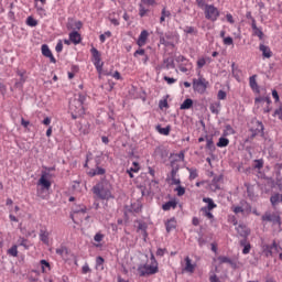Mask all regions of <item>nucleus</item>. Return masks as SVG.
<instances>
[{
	"label": "nucleus",
	"mask_w": 282,
	"mask_h": 282,
	"mask_svg": "<svg viewBox=\"0 0 282 282\" xmlns=\"http://www.w3.org/2000/svg\"><path fill=\"white\" fill-rule=\"evenodd\" d=\"M279 118V120L282 121V104L280 105V107L278 109L274 110L273 112V118Z\"/></svg>",
	"instance_id": "obj_51"
},
{
	"label": "nucleus",
	"mask_w": 282,
	"mask_h": 282,
	"mask_svg": "<svg viewBox=\"0 0 282 282\" xmlns=\"http://www.w3.org/2000/svg\"><path fill=\"white\" fill-rule=\"evenodd\" d=\"M41 52L45 56V58H50V63L56 65V57H54V54H52V50H50V46L47 44H43L41 46Z\"/></svg>",
	"instance_id": "obj_14"
},
{
	"label": "nucleus",
	"mask_w": 282,
	"mask_h": 282,
	"mask_svg": "<svg viewBox=\"0 0 282 282\" xmlns=\"http://www.w3.org/2000/svg\"><path fill=\"white\" fill-rule=\"evenodd\" d=\"M74 29V30H82L83 29V22L82 21H75L73 24L68 22L67 24V29L69 30Z\"/></svg>",
	"instance_id": "obj_48"
},
{
	"label": "nucleus",
	"mask_w": 282,
	"mask_h": 282,
	"mask_svg": "<svg viewBox=\"0 0 282 282\" xmlns=\"http://www.w3.org/2000/svg\"><path fill=\"white\" fill-rule=\"evenodd\" d=\"M91 192L93 195H95V197L97 199H100L101 202H109L110 199H116V195H113V185L107 178L98 182L91 188Z\"/></svg>",
	"instance_id": "obj_1"
},
{
	"label": "nucleus",
	"mask_w": 282,
	"mask_h": 282,
	"mask_svg": "<svg viewBox=\"0 0 282 282\" xmlns=\"http://www.w3.org/2000/svg\"><path fill=\"white\" fill-rule=\"evenodd\" d=\"M243 208V215H250V213H252V206L248 203H245Z\"/></svg>",
	"instance_id": "obj_56"
},
{
	"label": "nucleus",
	"mask_w": 282,
	"mask_h": 282,
	"mask_svg": "<svg viewBox=\"0 0 282 282\" xmlns=\"http://www.w3.org/2000/svg\"><path fill=\"white\" fill-rule=\"evenodd\" d=\"M159 107H160V109H169V100H166V99H161V100L159 101Z\"/></svg>",
	"instance_id": "obj_58"
},
{
	"label": "nucleus",
	"mask_w": 282,
	"mask_h": 282,
	"mask_svg": "<svg viewBox=\"0 0 282 282\" xmlns=\"http://www.w3.org/2000/svg\"><path fill=\"white\" fill-rule=\"evenodd\" d=\"M105 76H112V78H115L116 80H122V75H120V72L116 70L113 74H111L110 72H106L104 73Z\"/></svg>",
	"instance_id": "obj_50"
},
{
	"label": "nucleus",
	"mask_w": 282,
	"mask_h": 282,
	"mask_svg": "<svg viewBox=\"0 0 282 282\" xmlns=\"http://www.w3.org/2000/svg\"><path fill=\"white\" fill-rule=\"evenodd\" d=\"M51 235H52V232H50L47 230L46 226H42L40 228L39 237H40V241H42V243H44V246H50V237H51Z\"/></svg>",
	"instance_id": "obj_10"
},
{
	"label": "nucleus",
	"mask_w": 282,
	"mask_h": 282,
	"mask_svg": "<svg viewBox=\"0 0 282 282\" xmlns=\"http://www.w3.org/2000/svg\"><path fill=\"white\" fill-rule=\"evenodd\" d=\"M226 96H227V94L225 90H219L217 94L218 100H226Z\"/></svg>",
	"instance_id": "obj_64"
},
{
	"label": "nucleus",
	"mask_w": 282,
	"mask_h": 282,
	"mask_svg": "<svg viewBox=\"0 0 282 282\" xmlns=\"http://www.w3.org/2000/svg\"><path fill=\"white\" fill-rule=\"evenodd\" d=\"M184 34H189L191 36H197L199 34V31L195 26L186 25L183 29Z\"/></svg>",
	"instance_id": "obj_35"
},
{
	"label": "nucleus",
	"mask_w": 282,
	"mask_h": 282,
	"mask_svg": "<svg viewBox=\"0 0 282 282\" xmlns=\"http://www.w3.org/2000/svg\"><path fill=\"white\" fill-rule=\"evenodd\" d=\"M241 248L242 249V254H250V250L252 249V246L250 245V242L248 241V239H241L239 241Z\"/></svg>",
	"instance_id": "obj_26"
},
{
	"label": "nucleus",
	"mask_w": 282,
	"mask_h": 282,
	"mask_svg": "<svg viewBox=\"0 0 282 282\" xmlns=\"http://www.w3.org/2000/svg\"><path fill=\"white\" fill-rule=\"evenodd\" d=\"M251 128L249 129V131L251 132V135L249 137V140H252L256 135H259V133H261V135H263V131H264V127H263V122L259 121V120H252L251 121Z\"/></svg>",
	"instance_id": "obj_8"
},
{
	"label": "nucleus",
	"mask_w": 282,
	"mask_h": 282,
	"mask_svg": "<svg viewBox=\"0 0 282 282\" xmlns=\"http://www.w3.org/2000/svg\"><path fill=\"white\" fill-rule=\"evenodd\" d=\"M7 254L10 257H19V246L13 245L10 249H8Z\"/></svg>",
	"instance_id": "obj_46"
},
{
	"label": "nucleus",
	"mask_w": 282,
	"mask_h": 282,
	"mask_svg": "<svg viewBox=\"0 0 282 282\" xmlns=\"http://www.w3.org/2000/svg\"><path fill=\"white\" fill-rule=\"evenodd\" d=\"M228 144H230V140L228 138L220 137L218 139V142L216 143V147H218L219 149H224L228 147Z\"/></svg>",
	"instance_id": "obj_40"
},
{
	"label": "nucleus",
	"mask_w": 282,
	"mask_h": 282,
	"mask_svg": "<svg viewBox=\"0 0 282 282\" xmlns=\"http://www.w3.org/2000/svg\"><path fill=\"white\" fill-rule=\"evenodd\" d=\"M218 261L220 264L228 263L231 268H237V262L226 256H219Z\"/></svg>",
	"instance_id": "obj_33"
},
{
	"label": "nucleus",
	"mask_w": 282,
	"mask_h": 282,
	"mask_svg": "<svg viewBox=\"0 0 282 282\" xmlns=\"http://www.w3.org/2000/svg\"><path fill=\"white\" fill-rule=\"evenodd\" d=\"M86 213H87V206L80 205L78 208L74 209V214L72 215L73 221L76 223V220H74V217H76V215H85Z\"/></svg>",
	"instance_id": "obj_39"
},
{
	"label": "nucleus",
	"mask_w": 282,
	"mask_h": 282,
	"mask_svg": "<svg viewBox=\"0 0 282 282\" xmlns=\"http://www.w3.org/2000/svg\"><path fill=\"white\" fill-rule=\"evenodd\" d=\"M100 162H98V160H96V167L95 169H90L87 172V175L89 177H96V175H105V173H107V170H105L104 167L99 166Z\"/></svg>",
	"instance_id": "obj_13"
},
{
	"label": "nucleus",
	"mask_w": 282,
	"mask_h": 282,
	"mask_svg": "<svg viewBox=\"0 0 282 282\" xmlns=\"http://www.w3.org/2000/svg\"><path fill=\"white\" fill-rule=\"evenodd\" d=\"M139 276H153L160 272V267H154L153 264H140L137 269Z\"/></svg>",
	"instance_id": "obj_5"
},
{
	"label": "nucleus",
	"mask_w": 282,
	"mask_h": 282,
	"mask_svg": "<svg viewBox=\"0 0 282 282\" xmlns=\"http://www.w3.org/2000/svg\"><path fill=\"white\" fill-rule=\"evenodd\" d=\"M47 172H43L37 184L39 186H42V191H50L52 188V182L47 180Z\"/></svg>",
	"instance_id": "obj_12"
},
{
	"label": "nucleus",
	"mask_w": 282,
	"mask_h": 282,
	"mask_svg": "<svg viewBox=\"0 0 282 282\" xmlns=\"http://www.w3.org/2000/svg\"><path fill=\"white\" fill-rule=\"evenodd\" d=\"M40 265L42 270V274H47L52 271V264L47 260H40Z\"/></svg>",
	"instance_id": "obj_29"
},
{
	"label": "nucleus",
	"mask_w": 282,
	"mask_h": 282,
	"mask_svg": "<svg viewBox=\"0 0 282 282\" xmlns=\"http://www.w3.org/2000/svg\"><path fill=\"white\" fill-rule=\"evenodd\" d=\"M192 68H193V64L191 63L189 59H187L186 62H183L182 64L178 65V69L183 74H187V72H191Z\"/></svg>",
	"instance_id": "obj_27"
},
{
	"label": "nucleus",
	"mask_w": 282,
	"mask_h": 282,
	"mask_svg": "<svg viewBox=\"0 0 282 282\" xmlns=\"http://www.w3.org/2000/svg\"><path fill=\"white\" fill-rule=\"evenodd\" d=\"M75 102H80L83 106L85 105V100H87V97L83 94L78 95V98L73 99Z\"/></svg>",
	"instance_id": "obj_59"
},
{
	"label": "nucleus",
	"mask_w": 282,
	"mask_h": 282,
	"mask_svg": "<svg viewBox=\"0 0 282 282\" xmlns=\"http://www.w3.org/2000/svg\"><path fill=\"white\" fill-rule=\"evenodd\" d=\"M68 36L70 43H73L74 45H79V43L83 42V37L80 36V33H78V31H72Z\"/></svg>",
	"instance_id": "obj_19"
},
{
	"label": "nucleus",
	"mask_w": 282,
	"mask_h": 282,
	"mask_svg": "<svg viewBox=\"0 0 282 282\" xmlns=\"http://www.w3.org/2000/svg\"><path fill=\"white\" fill-rule=\"evenodd\" d=\"M186 170L189 173V182H193V180H197V177H199V171L197 170V167H186Z\"/></svg>",
	"instance_id": "obj_36"
},
{
	"label": "nucleus",
	"mask_w": 282,
	"mask_h": 282,
	"mask_svg": "<svg viewBox=\"0 0 282 282\" xmlns=\"http://www.w3.org/2000/svg\"><path fill=\"white\" fill-rule=\"evenodd\" d=\"M94 241L96 242L94 243L95 248H102V241H105V234H102V231L96 232L94 236Z\"/></svg>",
	"instance_id": "obj_21"
},
{
	"label": "nucleus",
	"mask_w": 282,
	"mask_h": 282,
	"mask_svg": "<svg viewBox=\"0 0 282 282\" xmlns=\"http://www.w3.org/2000/svg\"><path fill=\"white\" fill-rule=\"evenodd\" d=\"M147 12H149V9L144 8V6L140 4L139 7V17H147Z\"/></svg>",
	"instance_id": "obj_57"
},
{
	"label": "nucleus",
	"mask_w": 282,
	"mask_h": 282,
	"mask_svg": "<svg viewBox=\"0 0 282 282\" xmlns=\"http://www.w3.org/2000/svg\"><path fill=\"white\" fill-rule=\"evenodd\" d=\"M200 10L204 11L205 19L212 21V23H215L218 21L219 17H221V11H219V8L215 7V4H207L200 8Z\"/></svg>",
	"instance_id": "obj_2"
},
{
	"label": "nucleus",
	"mask_w": 282,
	"mask_h": 282,
	"mask_svg": "<svg viewBox=\"0 0 282 282\" xmlns=\"http://www.w3.org/2000/svg\"><path fill=\"white\" fill-rule=\"evenodd\" d=\"M232 213H235V215H239V213H241L243 215V207L242 206H232Z\"/></svg>",
	"instance_id": "obj_63"
},
{
	"label": "nucleus",
	"mask_w": 282,
	"mask_h": 282,
	"mask_svg": "<svg viewBox=\"0 0 282 282\" xmlns=\"http://www.w3.org/2000/svg\"><path fill=\"white\" fill-rule=\"evenodd\" d=\"M55 252L58 254V257L65 259L69 254V249H67L65 246H62L61 248H57Z\"/></svg>",
	"instance_id": "obj_38"
},
{
	"label": "nucleus",
	"mask_w": 282,
	"mask_h": 282,
	"mask_svg": "<svg viewBox=\"0 0 282 282\" xmlns=\"http://www.w3.org/2000/svg\"><path fill=\"white\" fill-rule=\"evenodd\" d=\"M195 268H197L196 263H193V260H191V257H185V267H184V271L188 272L189 274H194L195 273Z\"/></svg>",
	"instance_id": "obj_16"
},
{
	"label": "nucleus",
	"mask_w": 282,
	"mask_h": 282,
	"mask_svg": "<svg viewBox=\"0 0 282 282\" xmlns=\"http://www.w3.org/2000/svg\"><path fill=\"white\" fill-rule=\"evenodd\" d=\"M223 43L224 45H235V41L231 36L224 37Z\"/></svg>",
	"instance_id": "obj_61"
},
{
	"label": "nucleus",
	"mask_w": 282,
	"mask_h": 282,
	"mask_svg": "<svg viewBox=\"0 0 282 282\" xmlns=\"http://www.w3.org/2000/svg\"><path fill=\"white\" fill-rule=\"evenodd\" d=\"M175 208H177V200L173 199V200H169L166 203H164L162 205V210H175Z\"/></svg>",
	"instance_id": "obj_32"
},
{
	"label": "nucleus",
	"mask_w": 282,
	"mask_h": 282,
	"mask_svg": "<svg viewBox=\"0 0 282 282\" xmlns=\"http://www.w3.org/2000/svg\"><path fill=\"white\" fill-rule=\"evenodd\" d=\"M254 169H258V170L263 169V159L254 160Z\"/></svg>",
	"instance_id": "obj_60"
},
{
	"label": "nucleus",
	"mask_w": 282,
	"mask_h": 282,
	"mask_svg": "<svg viewBox=\"0 0 282 282\" xmlns=\"http://www.w3.org/2000/svg\"><path fill=\"white\" fill-rule=\"evenodd\" d=\"M221 107V102L216 101L210 104L209 106V111H212L213 113H215V116H219V109Z\"/></svg>",
	"instance_id": "obj_41"
},
{
	"label": "nucleus",
	"mask_w": 282,
	"mask_h": 282,
	"mask_svg": "<svg viewBox=\"0 0 282 282\" xmlns=\"http://www.w3.org/2000/svg\"><path fill=\"white\" fill-rule=\"evenodd\" d=\"M90 54H91V63L94 64L96 70L99 74H102V67H105V62H102V54L98 48L91 47L90 48Z\"/></svg>",
	"instance_id": "obj_3"
},
{
	"label": "nucleus",
	"mask_w": 282,
	"mask_h": 282,
	"mask_svg": "<svg viewBox=\"0 0 282 282\" xmlns=\"http://www.w3.org/2000/svg\"><path fill=\"white\" fill-rule=\"evenodd\" d=\"M192 108H193V99L191 98L185 99L180 107L181 110H186Z\"/></svg>",
	"instance_id": "obj_45"
},
{
	"label": "nucleus",
	"mask_w": 282,
	"mask_h": 282,
	"mask_svg": "<svg viewBox=\"0 0 282 282\" xmlns=\"http://www.w3.org/2000/svg\"><path fill=\"white\" fill-rule=\"evenodd\" d=\"M249 86L254 94H261V89L259 88V84L257 83V75H252L249 77Z\"/></svg>",
	"instance_id": "obj_18"
},
{
	"label": "nucleus",
	"mask_w": 282,
	"mask_h": 282,
	"mask_svg": "<svg viewBox=\"0 0 282 282\" xmlns=\"http://www.w3.org/2000/svg\"><path fill=\"white\" fill-rule=\"evenodd\" d=\"M163 69H175V61L167 57L163 61Z\"/></svg>",
	"instance_id": "obj_37"
},
{
	"label": "nucleus",
	"mask_w": 282,
	"mask_h": 282,
	"mask_svg": "<svg viewBox=\"0 0 282 282\" xmlns=\"http://www.w3.org/2000/svg\"><path fill=\"white\" fill-rule=\"evenodd\" d=\"M224 181V176H214L209 184V188L213 193H217V191H221V182Z\"/></svg>",
	"instance_id": "obj_11"
},
{
	"label": "nucleus",
	"mask_w": 282,
	"mask_h": 282,
	"mask_svg": "<svg viewBox=\"0 0 282 282\" xmlns=\"http://www.w3.org/2000/svg\"><path fill=\"white\" fill-rule=\"evenodd\" d=\"M178 42L180 35L177 33L167 32L164 35L160 36V43L165 47H175V43Z\"/></svg>",
	"instance_id": "obj_4"
},
{
	"label": "nucleus",
	"mask_w": 282,
	"mask_h": 282,
	"mask_svg": "<svg viewBox=\"0 0 282 282\" xmlns=\"http://www.w3.org/2000/svg\"><path fill=\"white\" fill-rule=\"evenodd\" d=\"M134 58H138L139 56H147V51L144 48H138L133 53Z\"/></svg>",
	"instance_id": "obj_52"
},
{
	"label": "nucleus",
	"mask_w": 282,
	"mask_h": 282,
	"mask_svg": "<svg viewBox=\"0 0 282 282\" xmlns=\"http://www.w3.org/2000/svg\"><path fill=\"white\" fill-rule=\"evenodd\" d=\"M259 50L262 52L263 58H272V50H270V46L260 44Z\"/></svg>",
	"instance_id": "obj_25"
},
{
	"label": "nucleus",
	"mask_w": 282,
	"mask_h": 282,
	"mask_svg": "<svg viewBox=\"0 0 282 282\" xmlns=\"http://www.w3.org/2000/svg\"><path fill=\"white\" fill-rule=\"evenodd\" d=\"M193 89L196 94H206V89H208V80L202 76L199 78H194Z\"/></svg>",
	"instance_id": "obj_7"
},
{
	"label": "nucleus",
	"mask_w": 282,
	"mask_h": 282,
	"mask_svg": "<svg viewBox=\"0 0 282 282\" xmlns=\"http://www.w3.org/2000/svg\"><path fill=\"white\" fill-rule=\"evenodd\" d=\"M206 149L209 151V153H215L217 151V148L215 147V141H213V137L206 135Z\"/></svg>",
	"instance_id": "obj_30"
},
{
	"label": "nucleus",
	"mask_w": 282,
	"mask_h": 282,
	"mask_svg": "<svg viewBox=\"0 0 282 282\" xmlns=\"http://www.w3.org/2000/svg\"><path fill=\"white\" fill-rule=\"evenodd\" d=\"M26 25H29V28H36V25H39V21L33 17H29L26 18Z\"/></svg>",
	"instance_id": "obj_49"
},
{
	"label": "nucleus",
	"mask_w": 282,
	"mask_h": 282,
	"mask_svg": "<svg viewBox=\"0 0 282 282\" xmlns=\"http://www.w3.org/2000/svg\"><path fill=\"white\" fill-rule=\"evenodd\" d=\"M235 133H237V131H235V128H232V126L230 124L225 126V130L223 132L224 138H226L227 135H235Z\"/></svg>",
	"instance_id": "obj_44"
},
{
	"label": "nucleus",
	"mask_w": 282,
	"mask_h": 282,
	"mask_svg": "<svg viewBox=\"0 0 282 282\" xmlns=\"http://www.w3.org/2000/svg\"><path fill=\"white\" fill-rule=\"evenodd\" d=\"M210 1H213V0H196V4L198 8H204L206 6H210V4H208V3H210Z\"/></svg>",
	"instance_id": "obj_54"
},
{
	"label": "nucleus",
	"mask_w": 282,
	"mask_h": 282,
	"mask_svg": "<svg viewBox=\"0 0 282 282\" xmlns=\"http://www.w3.org/2000/svg\"><path fill=\"white\" fill-rule=\"evenodd\" d=\"M213 209H200V213H203V216L207 219H210L212 221H215V215L212 214Z\"/></svg>",
	"instance_id": "obj_47"
},
{
	"label": "nucleus",
	"mask_w": 282,
	"mask_h": 282,
	"mask_svg": "<svg viewBox=\"0 0 282 282\" xmlns=\"http://www.w3.org/2000/svg\"><path fill=\"white\" fill-rule=\"evenodd\" d=\"M55 52H57V54H61V52H63V40H58L55 46Z\"/></svg>",
	"instance_id": "obj_62"
},
{
	"label": "nucleus",
	"mask_w": 282,
	"mask_h": 282,
	"mask_svg": "<svg viewBox=\"0 0 282 282\" xmlns=\"http://www.w3.org/2000/svg\"><path fill=\"white\" fill-rule=\"evenodd\" d=\"M176 228H177V220H175V217L166 220L165 223L166 232H172V230H175Z\"/></svg>",
	"instance_id": "obj_24"
},
{
	"label": "nucleus",
	"mask_w": 282,
	"mask_h": 282,
	"mask_svg": "<svg viewBox=\"0 0 282 282\" xmlns=\"http://www.w3.org/2000/svg\"><path fill=\"white\" fill-rule=\"evenodd\" d=\"M262 221H271V224H273V226H281V216H279L276 214L265 213L262 216Z\"/></svg>",
	"instance_id": "obj_9"
},
{
	"label": "nucleus",
	"mask_w": 282,
	"mask_h": 282,
	"mask_svg": "<svg viewBox=\"0 0 282 282\" xmlns=\"http://www.w3.org/2000/svg\"><path fill=\"white\" fill-rule=\"evenodd\" d=\"M147 41H149V31L143 30V31H141V33L137 40V45L139 47H144V45H147Z\"/></svg>",
	"instance_id": "obj_17"
},
{
	"label": "nucleus",
	"mask_w": 282,
	"mask_h": 282,
	"mask_svg": "<svg viewBox=\"0 0 282 282\" xmlns=\"http://www.w3.org/2000/svg\"><path fill=\"white\" fill-rule=\"evenodd\" d=\"M166 19H171V11L166 10V8H163L161 11L160 23H164Z\"/></svg>",
	"instance_id": "obj_43"
},
{
	"label": "nucleus",
	"mask_w": 282,
	"mask_h": 282,
	"mask_svg": "<svg viewBox=\"0 0 282 282\" xmlns=\"http://www.w3.org/2000/svg\"><path fill=\"white\" fill-rule=\"evenodd\" d=\"M175 191H176L178 197H182L183 195L186 194V188L183 187L182 185H178V186L175 188Z\"/></svg>",
	"instance_id": "obj_55"
},
{
	"label": "nucleus",
	"mask_w": 282,
	"mask_h": 282,
	"mask_svg": "<svg viewBox=\"0 0 282 282\" xmlns=\"http://www.w3.org/2000/svg\"><path fill=\"white\" fill-rule=\"evenodd\" d=\"M69 111L73 120H78L79 116L85 113V106L80 101H75L74 99L69 102Z\"/></svg>",
	"instance_id": "obj_6"
},
{
	"label": "nucleus",
	"mask_w": 282,
	"mask_h": 282,
	"mask_svg": "<svg viewBox=\"0 0 282 282\" xmlns=\"http://www.w3.org/2000/svg\"><path fill=\"white\" fill-rule=\"evenodd\" d=\"M150 265H154V268H160V263H158V260L155 259V254L153 252L150 253Z\"/></svg>",
	"instance_id": "obj_53"
},
{
	"label": "nucleus",
	"mask_w": 282,
	"mask_h": 282,
	"mask_svg": "<svg viewBox=\"0 0 282 282\" xmlns=\"http://www.w3.org/2000/svg\"><path fill=\"white\" fill-rule=\"evenodd\" d=\"M129 213H142V203H140L139 200H135L134 203H132L130 205V208H129Z\"/></svg>",
	"instance_id": "obj_34"
},
{
	"label": "nucleus",
	"mask_w": 282,
	"mask_h": 282,
	"mask_svg": "<svg viewBox=\"0 0 282 282\" xmlns=\"http://www.w3.org/2000/svg\"><path fill=\"white\" fill-rule=\"evenodd\" d=\"M252 36H258L259 41H263L265 34L263 33V28L257 26V21L253 20V24H251Z\"/></svg>",
	"instance_id": "obj_15"
},
{
	"label": "nucleus",
	"mask_w": 282,
	"mask_h": 282,
	"mask_svg": "<svg viewBox=\"0 0 282 282\" xmlns=\"http://www.w3.org/2000/svg\"><path fill=\"white\" fill-rule=\"evenodd\" d=\"M156 131L161 135H170L171 134V126H166L165 128H162V126H156Z\"/></svg>",
	"instance_id": "obj_42"
},
{
	"label": "nucleus",
	"mask_w": 282,
	"mask_h": 282,
	"mask_svg": "<svg viewBox=\"0 0 282 282\" xmlns=\"http://www.w3.org/2000/svg\"><path fill=\"white\" fill-rule=\"evenodd\" d=\"M238 235L240 237H242V239H248V237H250V229L243 225H239L237 228H236Z\"/></svg>",
	"instance_id": "obj_22"
},
{
	"label": "nucleus",
	"mask_w": 282,
	"mask_h": 282,
	"mask_svg": "<svg viewBox=\"0 0 282 282\" xmlns=\"http://www.w3.org/2000/svg\"><path fill=\"white\" fill-rule=\"evenodd\" d=\"M203 202H204V204H207V205L202 207L200 209L215 210V208H217L215 200L210 197H204Z\"/></svg>",
	"instance_id": "obj_20"
},
{
	"label": "nucleus",
	"mask_w": 282,
	"mask_h": 282,
	"mask_svg": "<svg viewBox=\"0 0 282 282\" xmlns=\"http://www.w3.org/2000/svg\"><path fill=\"white\" fill-rule=\"evenodd\" d=\"M148 228L149 226L147 225V223H142V221H140L137 227V232H141L144 241H147V237H149V232L147 231Z\"/></svg>",
	"instance_id": "obj_23"
},
{
	"label": "nucleus",
	"mask_w": 282,
	"mask_h": 282,
	"mask_svg": "<svg viewBox=\"0 0 282 282\" xmlns=\"http://www.w3.org/2000/svg\"><path fill=\"white\" fill-rule=\"evenodd\" d=\"M213 59L210 57H198L196 62L197 69H203L207 63H212Z\"/></svg>",
	"instance_id": "obj_31"
},
{
	"label": "nucleus",
	"mask_w": 282,
	"mask_h": 282,
	"mask_svg": "<svg viewBox=\"0 0 282 282\" xmlns=\"http://www.w3.org/2000/svg\"><path fill=\"white\" fill-rule=\"evenodd\" d=\"M17 246H21L22 248H24V250H30V248H32V242L28 240L25 237H20L18 239Z\"/></svg>",
	"instance_id": "obj_28"
}]
</instances>
